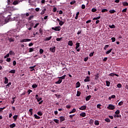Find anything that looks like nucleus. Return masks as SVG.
Wrapping results in <instances>:
<instances>
[{"label":"nucleus","instance_id":"obj_50","mask_svg":"<svg viewBox=\"0 0 128 128\" xmlns=\"http://www.w3.org/2000/svg\"><path fill=\"white\" fill-rule=\"evenodd\" d=\"M40 54H44V50L42 48L40 50Z\"/></svg>","mask_w":128,"mask_h":128},{"label":"nucleus","instance_id":"obj_24","mask_svg":"<svg viewBox=\"0 0 128 128\" xmlns=\"http://www.w3.org/2000/svg\"><path fill=\"white\" fill-rule=\"evenodd\" d=\"M32 88H38V84H34L33 85H32Z\"/></svg>","mask_w":128,"mask_h":128},{"label":"nucleus","instance_id":"obj_23","mask_svg":"<svg viewBox=\"0 0 128 128\" xmlns=\"http://www.w3.org/2000/svg\"><path fill=\"white\" fill-rule=\"evenodd\" d=\"M34 116L35 118H36V120H40V116L36 115V114H34Z\"/></svg>","mask_w":128,"mask_h":128},{"label":"nucleus","instance_id":"obj_54","mask_svg":"<svg viewBox=\"0 0 128 128\" xmlns=\"http://www.w3.org/2000/svg\"><path fill=\"white\" fill-rule=\"evenodd\" d=\"M16 66V60L13 61V66Z\"/></svg>","mask_w":128,"mask_h":128},{"label":"nucleus","instance_id":"obj_58","mask_svg":"<svg viewBox=\"0 0 128 128\" xmlns=\"http://www.w3.org/2000/svg\"><path fill=\"white\" fill-rule=\"evenodd\" d=\"M94 54V52L90 53V55H89V56H90V57L93 56Z\"/></svg>","mask_w":128,"mask_h":128},{"label":"nucleus","instance_id":"obj_7","mask_svg":"<svg viewBox=\"0 0 128 128\" xmlns=\"http://www.w3.org/2000/svg\"><path fill=\"white\" fill-rule=\"evenodd\" d=\"M80 116H82V118H84V116H86V114L84 112H82L80 114Z\"/></svg>","mask_w":128,"mask_h":128},{"label":"nucleus","instance_id":"obj_25","mask_svg":"<svg viewBox=\"0 0 128 128\" xmlns=\"http://www.w3.org/2000/svg\"><path fill=\"white\" fill-rule=\"evenodd\" d=\"M9 72L10 74H16V70H12Z\"/></svg>","mask_w":128,"mask_h":128},{"label":"nucleus","instance_id":"obj_11","mask_svg":"<svg viewBox=\"0 0 128 128\" xmlns=\"http://www.w3.org/2000/svg\"><path fill=\"white\" fill-rule=\"evenodd\" d=\"M62 79L60 78L58 81L56 82H55V84H62Z\"/></svg>","mask_w":128,"mask_h":128},{"label":"nucleus","instance_id":"obj_37","mask_svg":"<svg viewBox=\"0 0 128 128\" xmlns=\"http://www.w3.org/2000/svg\"><path fill=\"white\" fill-rule=\"evenodd\" d=\"M90 124H94V120L90 119L89 121Z\"/></svg>","mask_w":128,"mask_h":128},{"label":"nucleus","instance_id":"obj_40","mask_svg":"<svg viewBox=\"0 0 128 128\" xmlns=\"http://www.w3.org/2000/svg\"><path fill=\"white\" fill-rule=\"evenodd\" d=\"M12 60V58H7L6 60V62H10V61Z\"/></svg>","mask_w":128,"mask_h":128},{"label":"nucleus","instance_id":"obj_28","mask_svg":"<svg viewBox=\"0 0 128 128\" xmlns=\"http://www.w3.org/2000/svg\"><path fill=\"white\" fill-rule=\"evenodd\" d=\"M76 49L78 50V48H80V43L78 42L76 43Z\"/></svg>","mask_w":128,"mask_h":128},{"label":"nucleus","instance_id":"obj_51","mask_svg":"<svg viewBox=\"0 0 128 128\" xmlns=\"http://www.w3.org/2000/svg\"><path fill=\"white\" fill-rule=\"evenodd\" d=\"M120 110H116L115 112L116 114H120Z\"/></svg>","mask_w":128,"mask_h":128},{"label":"nucleus","instance_id":"obj_35","mask_svg":"<svg viewBox=\"0 0 128 128\" xmlns=\"http://www.w3.org/2000/svg\"><path fill=\"white\" fill-rule=\"evenodd\" d=\"M123 6H128V2H123Z\"/></svg>","mask_w":128,"mask_h":128},{"label":"nucleus","instance_id":"obj_32","mask_svg":"<svg viewBox=\"0 0 128 128\" xmlns=\"http://www.w3.org/2000/svg\"><path fill=\"white\" fill-rule=\"evenodd\" d=\"M8 40H9L10 42H14V40L12 38H8Z\"/></svg>","mask_w":128,"mask_h":128},{"label":"nucleus","instance_id":"obj_12","mask_svg":"<svg viewBox=\"0 0 128 128\" xmlns=\"http://www.w3.org/2000/svg\"><path fill=\"white\" fill-rule=\"evenodd\" d=\"M46 10V8L44 7V8H43V9H42V10L41 13H40V14H42V15L44 14Z\"/></svg>","mask_w":128,"mask_h":128},{"label":"nucleus","instance_id":"obj_13","mask_svg":"<svg viewBox=\"0 0 128 128\" xmlns=\"http://www.w3.org/2000/svg\"><path fill=\"white\" fill-rule=\"evenodd\" d=\"M4 84H8V79L6 77H4Z\"/></svg>","mask_w":128,"mask_h":128},{"label":"nucleus","instance_id":"obj_16","mask_svg":"<svg viewBox=\"0 0 128 128\" xmlns=\"http://www.w3.org/2000/svg\"><path fill=\"white\" fill-rule=\"evenodd\" d=\"M66 75L64 74L61 77H58V78H60L62 80H64V78H66Z\"/></svg>","mask_w":128,"mask_h":128},{"label":"nucleus","instance_id":"obj_61","mask_svg":"<svg viewBox=\"0 0 128 128\" xmlns=\"http://www.w3.org/2000/svg\"><path fill=\"white\" fill-rule=\"evenodd\" d=\"M28 95L30 94V92H32V90H28Z\"/></svg>","mask_w":128,"mask_h":128},{"label":"nucleus","instance_id":"obj_2","mask_svg":"<svg viewBox=\"0 0 128 128\" xmlns=\"http://www.w3.org/2000/svg\"><path fill=\"white\" fill-rule=\"evenodd\" d=\"M32 40L28 38L22 39L20 40V42H30Z\"/></svg>","mask_w":128,"mask_h":128},{"label":"nucleus","instance_id":"obj_48","mask_svg":"<svg viewBox=\"0 0 128 128\" xmlns=\"http://www.w3.org/2000/svg\"><path fill=\"white\" fill-rule=\"evenodd\" d=\"M40 25V23H36L35 26H34V28H38V26Z\"/></svg>","mask_w":128,"mask_h":128},{"label":"nucleus","instance_id":"obj_22","mask_svg":"<svg viewBox=\"0 0 128 128\" xmlns=\"http://www.w3.org/2000/svg\"><path fill=\"white\" fill-rule=\"evenodd\" d=\"M34 68H36V66H30L29 68L30 70H31V72H32V70H34Z\"/></svg>","mask_w":128,"mask_h":128},{"label":"nucleus","instance_id":"obj_14","mask_svg":"<svg viewBox=\"0 0 128 128\" xmlns=\"http://www.w3.org/2000/svg\"><path fill=\"white\" fill-rule=\"evenodd\" d=\"M52 36H50L49 38H46L44 39V42H46L48 40H52Z\"/></svg>","mask_w":128,"mask_h":128},{"label":"nucleus","instance_id":"obj_43","mask_svg":"<svg viewBox=\"0 0 128 128\" xmlns=\"http://www.w3.org/2000/svg\"><path fill=\"white\" fill-rule=\"evenodd\" d=\"M61 40H62V38H56V40L57 42H60Z\"/></svg>","mask_w":128,"mask_h":128},{"label":"nucleus","instance_id":"obj_10","mask_svg":"<svg viewBox=\"0 0 128 128\" xmlns=\"http://www.w3.org/2000/svg\"><path fill=\"white\" fill-rule=\"evenodd\" d=\"M90 76H87L86 78L84 79V82H90Z\"/></svg>","mask_w":128,"mask_h":128},{"label":"nucleus","instance_id":"obj_30","mask_svg":"<svg viewBox=\"0 0 128 128\" xmlns=\"http://www.w3.org/2000/svg\"><path fill=\"white\" fill-rule=\"evenodd\" d=\"M39 32H40V36H42V28H40Z\"/></svg>","mask_w":128,"mask_h":128},{"label":"nucleus","instance_id":"obj_49","mask_svg":"<svg viewBox=\"0 0 128 128\" xmlns=\"http://www.w3.org/2000/svg\"><path fill=\"white\" fill-rule=\"evenodd\" d=\"M34 18V16H30L28 18V20H32V19Z\"/></svg>","mask_w":128,"mask_h":128},{"label":"nucleus","instance_id":"obj_46","mask_svg":"<svg viewBox=\"0 0 128 128\" xmlns=\"http://www.w3.org/2000/svg\"><path fill=\"white\" fill-rule=\"evenodd\" d=\"M64 24V22L60 20V22H59V24L60 26H62V24Z\"/></svg>","mask_w":128,"mask_h":128},{"label":"nucleus","instance_id":"obj_47","mask_svg":"<svg viewBox=\"0 0 128 128\" xmlns=\"http://www.w3.org/2000/svg\"><path fill=\"white\" fill-rule=\"evenodd\" d=\"M118 106H122V104H124V102L123 101H121L118 104Z\"/></svg>","mask_w":128,"mask_h":128},{"label":"nucleus","instance_id":"obj_26","mask_svg":"<svg viewBox=\"0 0 128 128\" xmlns=\"http://www.w3.org/2000/svg\"><path fill=\"white\" fill-rule=\"evenodd\" d=\"M37 114H38V116H42V111L38 112H37Z\"/></svg>","mask_w":128,"mask_h":128},{"label":"nucleus","instance_id":"obj_31","mask_svg":"<svg viewBox=\"0 0 128 128\" xmlns=\"http://www.w3.org/2000/svg\"><path fill=\"white\" fill-rule=\"evenodd\" d=\"M109 28H116V26L114 24L109 25Z\"/></svg>","mask_w":128,"mask_h":128},{"label":"nucleus","instance_id":"obj_60","mask_svg":"<svg viewBox=\"0 0 128 128\" xmlns=\"http://www.w3.org/2000/svg\"><path fill=\"white\" fill-rule=\"evenodd\" d=\"M75 114H72V115H70L69 118L72 120V118L74 116Z\"/></svg>","mask_w":128,"mask_h":128},{"label":"nucleus","instance_id":"obj_62","mask_svg":"<svg viewBox=\"0 0 128 128\" xmlns=\"http://www.w3.org/2000/svg\"><path fill=\"white\" fill-rule=\"evenodd\" d=\"M66 108H70L71 106H70V105L68 104L66 106Z\"/></svg>","mask_w":128,"mask_h":128},{"label":"nucleus","instance_id":"obj_44","mask_svg":"<svg viewBox=\"0 0 128 128\" xmlns=\"http://www.w3.org/2000/svg\"><path fill=\"white\" fill-rule=\"evenodd\" d=\"M102 106V104H97V108H100V110H102V108H100Z\"/></svg>","mask_w":128,"mask_h":128},{"label":"nucleus","instance_id":"obj_6","mask_svg":"<svg viewBox=\"0 0 128 128\" xmlns=\"http://www.w3.org/2000/svg\"><path fill=\"white\" fill-rule=\"evenodd\" d=\"M60 122H64V120H65L66 118H64V116H60Z\"/></svg>","mask_w":128,"mask_h":128},{"label":"nucleus","instance_id":"obj_42","mask_svg":"<svg viewBox=\"0 0 128 128\" xmlns=\"http://www.w3.org/2000/svg\"><path fill=\"white\" fill-rule=\"evenodd\" d=\"M122 84H120V83L118 84H117V87L118 88H122Z\"/></svg>","mask_w":128,"mask_h":128},{"label":"nucleus","instance_id":"obj_53","mask_svg":"<svg viewBox=\"0 0 128 128\" xmlns=\"http://www.w3.org/2000/svg\"><path fill=\"white\" fill-rule=\"evenodd\" d=\"M76 2V0H72L70 2V4H74Z\"/></svg>","mask_w":128,"mask_h":128},{"label":"nucleus","instance_id":"obj_27","mask_svg":"<svg viewBox=\"0 0 128 128\" xmlns=\"http://www.w3.org/2000/svg\"><path fill=\"white\" fill-rule=\"evenodd\" d=\"M112 48H110V50H108L106 52V54H110V52H112Z\"/></svg>","mask_w":128,"mask_h":128},{"label":"nucleus","instance_id":"obj_57","mask_svg":"<svg viewBox=\"0 0 128 128\" xmlns=\"http://www.w3.org/2000/svg\"><path fill=\"white\" fill-rule=\"evenodd\" d=\"M112 40V42H114V41L116 40V38L113 37L111 38Z\"/></svg>","mask_w":128,"mask_h":128},{"label":"nucleus","instance_id":"obj_52","mask_svg":"<svg viewBox=\"0 0 128 128\" xmlns=\"http://www.w3.org/2000/svg\"><path fill=\"white\" fill-rule=\"evenodd\" d=\"M18 4V1H14L13 2V4H14V6Z\"/></svg>","mask_w":128,"mask_h":128},{"label":"nucleus","instance_id":"obj_21","mask_svg":"<svg viewBox=\"0 0 128 128\" xmlns=\"http://www.w3.org/2000/svg\"><path fill=\"white\" fill-rule=\"evenodd\" d=\"M18 115H14L13 116V118H14V122H16V120H18Z\"/></svg>","mask_w":128,"mask_h":128},{"label":"nucleus","instance_id":"obj_64","mask_svg":"<svg viewBox=\"0 0 128 128\" xmlns=\"http://www.w3.org/2000/svg\"><path fill=\"white\" fill-rule=\"evenodd\" d=\"M114 118H120V115L116 114L115 115H114Z\"/></svg>","mask_w":128,"mask_h":128},{"label":"nucleus","instance_id":"obj_34","mask_svg":"<svg viewBox=\"0 0 128 128\" xmlns=\"http://www.w3.org/2000/svg\"><path fill=\"white\" fill-rule=\"evenodd\" d=\"M105 122H110V120L108 118H106L104 119Z\"/></svg>","mask_w":128,"mask_h":128},{"label":"nucleus","instance_id":"obj_33","mask_svg":"<svg viewBox=\"0 0 128 128\" xmlns=\"http://www.w3.org/2000/svg\"><path fill=\"white\" fill-rule=\"evenodd\" d=\"M106 86H110V82L109 81H106Z\"/></svg>","mask_w":128,"mask_h":128},{"label":"nucleus","instance_id":"obj_18","mask_svg":"<svg viewBox=\"0 0 128 128\" xmlns=\"http://www.w3.org/2000/svg\"><path fill=\"white\" fill-rule=\"evenodd\" d=\"M94 124L95 126H100V122L98 120H95Z\"/></svg>","mask_w":128,"mask_h":128},{"label":"nucleus","instance_id":"obj_19","mask_svg":"<svg viewBox=\"0 0 128 128\" xmlns=\"http://www.w3.org/2000/svg\"><path fill=\"white\" fill-rule=\"evenodd\" d=\"M16 126V124L13 123V124H11L10 125V128H15Z\"/></svg>","mask_w":128,"mask_h":128},{"label":"nucleus","instance_id":"obj_41","mask_svg":"<svg viewBox=\"0 0 128 128\" xmlns=\"http://www.w3.org/2000/svg\"><path fill=\"white\" fill-rule=\"evenodd\" d=\"M82 93L80 91H77L76 96H80Z\"/></svg>","mask_w":128,"mask_h":128},{"label":"nucleus","instance_id":"obj_3","mask_svg":"<svg viewBox=\"0 0 128 128\" xmlns=\"http://www.w3.org/2000/svg\"><path fill=\"white\" fill-rule=\"evenodd\" d=\"M108 110H114V108H116V106L112 104H110L108 105Z\"/></svg>","mask_w":128,"mask_h":128},{"label":"nucleus","instance_id":"obj_45","mask_svg":"<svg viewBox=\"0 0 128 128\" xmlns=\"http://www.w3.org/2000/svg\"><path fill=\"white\" fill-rule=\"evenodd\" d=\"M96 8H93L92 9V12H96Z\"/></svg>","mask_w":128,"mask_h":128},{"label":"nucleus","instance_id":"obj_55","mask_svg":"<svg viewBox=\"0 0 128 128\" xmlns=\"http://www.w3.org/2000/svg\"><path fill=\"white\" fill-rule=\"evenodd\" d=\"M34 52V48H29V52Z\"/></svg>","mask_w":128,"mask_h":128},{"label":"nucleus","instance_id":"obj_29","mask_svg":"<svg viewBox=\"0 0 128 128\" xmlns=\"http://www.w3.org/2000/svg\"><path fill=\"white\" fill-rule=\"evenodd\" d=\"M54 122H56V124H60V120H58V119H54Z\"/></svg>","mask_w":128,"mask_h":128},{"label":"nucleus","instance_id":"obj_1","mask_svg":"<svg viewBox=\"0 0 128 128\" xmlns=\"http://www.w3.org/2000/svg\"><path fill=\"white\" fill-rule=\"evenodd\" d=\"M52 30H56V32H60V26H56L55 28L52 27Z\"/></svg>","mask_w":128,"mask_h":128},{"label":"nucleus","instance_id":"obj_39","mask_svg":"<svg viewBox=\"0 0 128 128\" xmlns=\"http://www.w3.org/2000/svg\"><path fill=\"white\" fill-rule=\"evenodd\" d=\"M108 10L107 9H102V12H106Z\"/></svg>","mask_w":128,"mask_h":128},{"label":"nucleus","instance_id":"obj_59","mask_svg":"<svg viewBox=\"0 0 128 128\" xmlns=\"http://www.w3.org/2000/svg\"><path fill=\"white\" fill-rule=\"evenodd\" d=\"M114 74H115L114 73H110L109 76H114Z\"/></svg>","mask_w":128,"mask_h":128},{"label":"nucleus","instance_id":"obj_8","mask_svg":"<svg viewBox=\"0 0 128 128\" xmlns=\"http://www.w3.org/2000/svg\"><path fill=\"white\" fill-rule=\"evenodd\" d=\"M91 98H92V96L89 95V96H87L86 98V102H88V100H90Z\"/></svg>","mask_w":128,"mask_h":128},{"label":"nucleus","instance_id":"obj_63","mask_svg":"<svg viewBox=\"0 0 128 128\" xmlns=\"http://www.w3.org/2000/svg\"><path fill=\"white\" fill-rule=\"evenodd\" d=\"M110 46L108 45H106L104 47V50H106Z\"/></svg>","mask_w":128,"mask_h":128},{"label":"nucleus","instance_id":"obj_15","mask_svg":"<svg viewBox=\"0 0 128 128\" xmlns=\"http://www.w3.org/2000/svg\"><path fill=\"white\" fill-rule=\"evenodd\" d=\"M80 82H78L76 83V88H80Z\"/></svg>","mask_w":128,"mask_h":128},{"label":"nucleus","instance_id":"obj_36","mask_svg":"<svg viewBox=\"0 0 128 128\" xmlns=\"http://www.w3.org/2000/svg\"><path fill=\"white\" fill-rule=\"evenodd\" d=\"M100 16H98L96 18H93V20H100Z\"/></svg>","mask_w":128,"mask_h":128},{"label":"nucleus","instance_id":"obj_5","mask_svg":"<svg viewBox=\"0 0 128 128\" xmlns=\"http://www.w3.org/2000/svg\"><path fill=\"white\" fill-rule=\"evenodd\" d=\"M79 110H86V106H82L79 108Z\"/></svg>","mask_w":128,"mask_h":128},{"label":"nucleus","instance_id":"obj_56","mask_svg":"<svg viewBox=\"0 0 128 128\" xmlns=\"http://www.w3.org/2000/svg\"><path fill=\"white\" fill-rule=\"evenodd\" d=\"M95 80H98V74H97L96 76H95Z\"/></svg>","mask_w":128,"mask_h":128},{"label":"nucleus","instance_id":"obj_17","mask_svg":"<svg viewBox=\"0 0 128 128\" xmlns=\"http://www.w3.org/2000/svg\"><path fill=\"white\" fill-rule=\"evenodd\" d=\"M9 54H10V56H14L15 54L14 52L12 50H10L9 52Z\"/></svg>","mask_w":128,"mask_h":128},{"label":"nucleus","instance_id":"obj_38","mask_svg":"<svg viewBox=\"0 0 128 128\" xmlns=\"http://www.w3.org/2000/svg\"><path fill=\"white\" fill-rule=\"evenodd\" d=\"M116 10H110L109 11V12H110V14H114V12H116Z\"/></svg>","mask_w":128,"mask_h":128},{"label":"nucleus","instance_id":"obj_20","mask_svg":"<svg viewBox=\"0 0 128 128\" xmlns=\"http://www.w3.org/2000/svg\"><path fill=\"white\" fill-rule=\"evenodd\" d=\"M76 112V108H74L73 109H72V110H71L70 112H69V114H74V112Z\"/></svg>","mask_w":128,"mask_h":128},{"label":"nucleus","instance_id":"obj_9","mask_svg":"<svg viewBox=\"0 0 128 128\" xmlns=\"http://www.w3.org/2000/svg\"><path fill=\"white\" fill-rule=\"evenodd\" d=\"M68 46H72L74 45V43L72 42V40H69L68 42Z\"/></svg>","mask_w":128,"mask_h":128},{"label":"nucleus","instance_id":"obj_4","mask_svg":"<svg viewBox=\"0 0 128 128\" xmlns=\"http://www.w3.org/2000/svg\"><path fill=\"white\" fill-rule=\"evenodd\" d=\"M50 50L52 52H56V46H54V47L50 48Z\"/></svg>","mask_w":128,"mask_h":128}]
</instances>
